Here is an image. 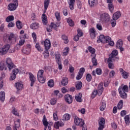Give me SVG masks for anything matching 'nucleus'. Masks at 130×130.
<instances>
[{"label": "nucleus", "instance_id": "nucleus-43", "mask_svg": "<svg viewBox=\"0 0 130 130\" xmlns=\"http://www.w3.org/2000/svg\"><path fill=\"white\" fill-rule=\"evenodd\" d=\"M71 118V115L69 114H65L63 116V120H69Z\"/></svg>", "mask_w": 130, "mask_h": 130}, {"label": "nucleus", "instance_id": "nucleus-7", "mask_svg": "<svg viewBox=\"0 0 130 130\" xmlns=\"http://www.w3.org/2000/svg\"><path fill=\"white\" fill-rule=\"evenodd\" d=\"M9 49L10 45H6L2 49H0V55H4V54H7Z\"/></svg>", "mask_w": 130, "mask_h": 130}, {"label": "nucleus", "instance_id": "nucleus-63", "mask_svg": "<svg viewBox=\"0 0 130 130\" xmlns=\"http://www.w3.org/2000/svg\"><path fill=\"white\" fill-rule=\"evenodd\" d=\"M14 26H15V23H14V22H9L8 25V28H12L13 27H14Z\"/></svg>", "mask_w": 130, "mask_h": 130}, {"label": "nucleus", "instance_id": "nucleus-21", "mask_svg": "<svg viewBox=\"0 0 130 130\" xmlns=\"http://www.w3.org/2000/svg\"><path fill=\"white\" fill-rule=\"evenodd\" d=\"M76 1L75 0H69L68 4L69 5V8L71 11H73L75 8L74 7V4Z\"/></svg>", "mask_w": 130, "mask_h": 130}, {"label": "nucleus", "instance_id": "nucleus-46", "mask_svg": "<svg viewBox=\"0 0 130 130\" xmlns=\"http://www.w3.org/2000/svg\"><path fill=\"white\" fill-rule=\"evenodd\" d=\"M48 6H49V0H45L44 2V9L45 10H47V8H48Z\"/></svg>", "mask_w": 130, "mask_h": 130}, {"label": "nucleus", "instance_id": "nucleus-31", "mask_svg": "<svg viewBox=\"0 0 130 130\" xmlns=\"http://www.w3.org/2000/svg\"><path fill=\"white\" fill-rule=\"evenodd\" d=\"M14 20H15V17H14V16L13 15L9 16L6 18V21L7 23H9L12 21H14Z\"/></svg>", "mask_w": 130, "mask_h": 130}, {"label": "nucleus", "instance_id": "nucleus-17", "mask_svg": "<svg viewBox=\"0 0 130 130\" xmlns=\"http://www.w3.org/2000/svg\"><path fill=\"white\" fill-rule=\"evenodd\" d=\"M98 92H100V94L101 95L103 92V83H101L99 84L98 87Z\"/></svg>", "mask_w": 130, "mask_h": 130}, {"label": "nucleus", "instance_id": "nucleus-42", "mask_svg": "<svg viewBox=\"0 0 130 130\" xmlns=\"http://www.w3.org/2000/svg\"><path fill=\"white\" fill-rule=\"evenodd\" d=\"M5 69V70H7V67H6V64L4 63V62H0V71H3Z\"/></svg>", "mask_w": 130, "mask_h": 130}, {"label": "nucleus", "instance_id": "nucleus-30", "mask_svg": "<svg viewBox=\"0 0 130 130\" xmlns=\"http://www.w3.org/2000/svg\"><path fill=\"white\" fill-rule=\"evenodd\" d=\"M107 62H108L109 69H111V70L114 69V64H113V63H112V60L111 61H109V58H108L107 60Z\"/></svg>", "mask_w": 130, "mask_h": 130}, {"label": "nucleus", "instance_id": "nucleus-18", "mask_svg": "<svg viewBox=\"0 0 130 130\" xmlns=\"http://www.w3.org/2000/svg\"><path fill=\"white\" fill-rule=\"evenodd\" d=\"M106 108V103H105V101H102L101 103V107H100V109L101 111H104V110Z\"/></svg>", "mask_w": 130, "mask_h": 130}, {"label": "nucleus", "instance_id": "nucleus-44", "mask_svg": "<svg viewBox=\"0 0 130 130\" xmlns=\"http://www.w3.org/2000/svg\"><path fill=\"white\" fill-rule=\"evenodd\" d=\"M124 119L125 120L126 124H129V116H128V115L125 116V117H124Z\"/></svg>", "mask_w": 130, "mask_h": 130}, {"label": "nucleus", "instance_id": "nucleus-45", "mask_svg": "<svg viewBox=\"0 0 130 130\" xmlns=\"http://www.w3.org/2000/svg\"><path fill=\"white\" fill-rule=\"evenodd\" d=\"M59 26V23H52L51 25V28H53V29H56Z\"/></svg>", "mask_w": 130, "mask_h": 130}, {"label": "nucleus", "instance_id": "nucleus-3", "mask_svg": "<svg viewBox=\"0 0 130 130\" xmlns=\"http://www.w3.org/2000/svg\"><path fill=\"white\" fill-rule=\"evenodd\" d=\"M44 73V71L43 70H40L38 72V80L41 84H44V83H45V78L43 77Z\"/></svg>", "mask_w": 130, "mask_h": 130}, {"label": "nucleus", "instance_id": "nucleus-4", "mask_svg": "<svg viewBox=\"0 0 130 130\" xmlns=\"http://www.w3.org/2000/svg\"><path fill=\"white\" fill-rule=\"evenodd\" d=\"M74 123H75L76 125H79V126L81 127L86 125L84 120L82 119L81 118H79L78 117H75L74 119Z\"/></svg>", "mask_w": 130, "mask_h": 130}, {"label": "nucleus", "instance_id": "nucleus-50", "mask_svg": "<svg viewBox=\"0 0 130 130\" xmlns=\"http://www.w3.org/2000/svg\"><path fill=\"white\" fill-rule=\"evenodd\" d=\"M95 73L98 76L102 75V70L100 68H97L95 70Z\"/></svg>", "mask_w": 130, "mask_h": 130}, {"label": "nucleus", "instance_id": "nucleus-62", "mask_svg": "<svg viewBox=\"0 0 130 130\" xmlns=\"http://www.w3.org/2000/svg\"><path fill=\"white\" fill-rule=\"evenodd\" d=\"M32 37L34 38V42H36V41H37V36L36 35V34L32 33Z\"/></svg>", "mask_w": 130, "mask_h": 130}, {"label": "nucleus", "instance_id": "nucleus-47", "mask_svg": "<svg viewBox=\"0 0 130 130\" xmlns=\"http://www.w3.org/2000/svg\"><path fill=\"white\" fill-rule=\"evenodd\" d=\"M70 52V48H69L68 47H66L64 48V50L63 52V54H64V55H68V54H69V52Z\"/></svg>", "mask_w": 130, "mask_h": 130}, {"label": "nucleus", "instance_id": "nucleus-58", "mask_svg": "<svg viewBox=\"0 0 130 130\" xmlns=\"http://www.w3.org/2000/svg\"><path fill=\"white\" fill-rule=\"evenodd\" d=\"M19 73V69H17V68H15L13 70V71H12V74H13V75H17Z\"/></svg>", "mask_w": 130, "mask_h": 130}, {"label": "nucleus", "instance_id": "nucleus-61", "mask_svg": "<svg viewBox=\"0 0 130 130\" xmlns=\"http://www.w3.org/2000/svg\"><path fill=\"white\" fill-rule=\"evenodd\" d=\"M85 73V68H80V70H79V72H78L79 74H83Z\"/></svg>", "mask_w": 130, "mask_h": 130}, {"label": "nucleus", "instance_id": "nucleus-52", "mask_svg": "<svg viewBox=\"0 0 130 130\" xmlns=\"http://www.w3.org/2000/svg\"><path fill=\"white\" fill-rule=\"evenodd\" d=\"M15 128H19L20 127V119H18L15 122Z\"/></svg>", "mask_w": 130, "mask_h": 130}, {"label": "nucleus", "instance_id": "nucleus-25", "mask_svg": "<svg viewBox=\"0 0 130 130\" xmlns=\"http://www.w3.org/2000/svg\"><path fill=\"white\" fill-rule=\"evenodd\" d=\"M69 83V79L67 77H63L61 81L62 86H67Z\"/></svg>", "mask_w": 130, "mask_h": 130}, {"label": "nucleus", "instance_id": "nucleus-59", "mask_svg": "<svg viewBox=\"0 0 130 130\" xmlns=\"http://www.w3.org/2000/svg\"><path fill=\"white\" fill-rule=\"evenodd\" d=\"M108 6H109V9L110 12H113V9H114L113 4H112V3L109 4L108 5Z\"/></svg>", "mask_w": 130, "mask_h": 130}, {"label": "nucleus", "instance_id": "nucleus-64", "mask_svg": "<svg viewBox=\"0 0 130 130\" xmlns=\"http://www.w3.org/2000/svg\"><path fill=\"white\" fill-rule=\"evenodd\" d=\"M82 77H83V75L80 73H78V75L76 76V80H81V79H82Z\"/></svg>", "mask_w": 130, "mask_h": 130}, {"label": "nucleus", "instance_id": "nucleus-40", "mask_svg": "<svg viewBox=\"0 0 130 130\" xmlns=\"http://www.w3.org/2000/svg\"><path fill=\"white\" fill-rule=\"evenodd\" d=\"M67 23H68L69 26H71V27H73L75 25L74 21L71 18H68L67 19Z\"/></svg>", "mask_w": 130, "mask_h": 130}, {"label": "nucleus", "instance_id": "nucleus-56", "mask_svg": "<svg viewBox=\"0 0 130 130\" xmlns=\"http://www.w3.org/2000/svg\"><path fill=\"white\" fill-rule=\"evenodd\" d=\"M12 112L14 115H16V116H19V113L17 110V109L14 108L12 111Z\"/></svg>", "mask_w": 130, "mask_h": 130}, {"label": "nucleus", "instance_id": "nucleus-20", "mask_svg": "<svg viewBox=\"0 0 130 130\" xmlns=\"http://www.w3.org/2000/svg\"><path fill=\"white\" fill-rule=\"evenodd\" d=\"M91 56H92V62L93 63V66H96L98 64V63L97 62V59H96V55H91Z\"/></svg>", "mask_w": 130, "mask_h": 130}, {"label": "nucleus", "instance_id": "nucleus-23", "mask_svg": "<svg viewBox=\"0 0 130 130\" xmlns=\"http://www.w3.org/2000/svg\"><path fill=\"white\" fill-rule=\"evenodd\" d=\"M88 51L90 53H91V55H96V54H95V52H96V50L95 49L91 46H89L88 47Z\"/></svg>", "mask_w": 130, "mask_h": 130}, {"label": "nucleus", "instance_id": "nucleus-13", "mask_svg": "<svg viewBox=\"0 0 130 130\" xmlns=\"http://www.w3.org/2000/svg\"><path fill=\"white\" fill-rule=\"evenodd\" d=\"M65 101L69 104H71L73 102V96L70 94L65 95Z\"/></svg>", "mask_w": 130, "mask_h": 130}, {"label": "nucleus", "instance_id": "nucleus-19", "mask_svg": "<svg viewBox=\"0 0 130 130\" xmlns=\"http://www.w3.org/2000/svg\"><path fill=\"white\" fill-rule=\"evenodd\" d=\"M6 99V93L4 91H1L0 92V100L1 102H5V100Z\"/></svg>", "mask_w": 130, "mask_h": 130}, {"label": "nucleus", "instance_id": "nucleus-39", "mask_svg": "<svg viewBox=\"0 0 130 130\" xmlns=\"http://www.w3.org/2000/svg\"><path fill=\"white\" fill-rule=\"evenodd\" d=\"M55 18H56L57 21L59 22V21H60V20H61L60 13L58 12H56L55 13Z\"/></svg>", "mask_w": 130, "mask_h": 130}, {"label": "nucleus", "instance_id": "nucleus-5", "mask_svg": "<svg viewBox=\"0 0 130 130\" xmlns=\"http://www.w3.org/2000/svg\"><path fill=\"white\" fill-rule=\"evenodd\" d=\"M18 0H14V3H11L8 6L9 11H15L18 7Z\"/></svg>", "mask_w": 130, "mask_h": 130}, {"label": "nucleus", "instance_id": "nucleus-36", "mask_svg": "<svg viewBox=\"0 0 130 130\" xmlns=\"http://www.w3.org/2000/svg\"><path fill=\"white\" fill-rule=\"evenodd\" d=\"M82 86L83 83L80 81L76 84L75 87L77 90H81V89H82Z\"/></svg>", "mask_w": 130, "mask_h": 130}, {"label": "nucleus", "instance_id": "nucleus-37", "mask_svg": "<svg viewBox=\"0 0 130 130\" xmlns=\"http://www.w3.org/2000/svg\"><path fill=\"white\" fill-rule=\"evenodd\" d=\"M75 99L77 102H82L83 100H82V93H79V95L75 96Z\"/></svg>", "mask_w": 130, "mask_h": 130}, {"label": "nucleus", "instance_id": "nucleus-48", "mask_svg": "<svg viewBox=\"0 0 130 130\" xmlns=\"http://www.w3.org/2000/svg\"><path fill=\"white\" fill-rule=\"evenodd\" d=\"M121 75L124 79H127V78H128V73L125 71L122 73Z\"/></svg>", "mask_w": 130, "mask_h": 130}, {"label": "nucleus", "instance_id": "nucleus-27", "mask_svg": "<svg viewBox=\"0 0 130 130\" xmlns=\"http://www.w3.org/2000/svg\"><path fill=\"white\" fill-rule=\"evenodd\" d=\"M42 20L44 25H46V24H47V17H46V15L45 14L42 15Z\"/></svg>", "mask_w": 130, "mask_h": 130}, {"label": "nucleus", "instance_id": "nucleus-22", "mask_svg": "<svg viewBox=\"0 0 130 130\" xmlns=\"http://www.w3.org/2000/svg\"><path fill=\"white\" fill-rule=\"evenodd\" d=\"M88 4L90 7H94L98 4V1L97 0H88Z\"/></svg>", "mask_w": 130, "mask_h": 130}, {"label": "nucleus", "instance_id": "nucleus-6", "mask_svg": "<svg viewBox=\"0 0 130 130\" xmlns=\"http://www.w3.org/2000/svg\"><path fill=\"white\" fill-rule=\"evenodd\" d=\"M101 22H108L110 21V16L108 13H104L101 15Z\"/></svg>", "mask_w": 130, "mask_h": 130}, {"label": "nucleus", "instance_id": "nucleus-1", "mask_svg": "<svg viewBox=\"0 0 130 130\" xmlns=\"http://www.w3.org/2000/svg\"><path fill=\"white\" fill-rule=\"evenodd\" d=\"M4 38L5 40H7V41H9L10 43H12L13 41H16L17 37L16 36V35L11 33L6 35Z\"/></svg>", "mask_w": 130, "mask_h": 130}, {"label": "nucleus", "instance_id": "nucleus-57", "mask_svg": "<svg viewBox=\"0 0 130 130\" xmlns=\"http://www.w3.org/2000/svg\"><path fill=\"white\" fill-rule=\"evenodd\" d=\"M56 104V99L54 98L52 99L50 101V104L51 105H55Z\"/></svg>", "mask_w": 130, "mask_h": 130}, {"label": "nucleus", "instance_id": "nucleus-60", "mask_svg": "<svg viewBox=\"0 0 130 130\" xmlns=\"http://www.w3.org/2000/svg\"><path fill=\"white\" fill-rule=\"evenodd\" d=\"M120 115L122 116V117H123V116H125L126 115V111L125 110H122L120 112Z\"/></svg>", "mask_w": 130, "mask_h": 130}, {"label": "nucleus", "instance_id": "nucleus-14", "mask_svg": "<svg viewBox=\"0 0 130 130\" xmlns=\"http://www.w3.org/2000/svg\"><path fill=\"white\" fill-rule=\"evenodd\" d=\"M120 16H121V14L120 12L117 11L115 12L113 15V20L114 21H116V20H118L119 18H120Z\"/></svg>", "mask_w": 130, "mask_h": 130}, {"label": "nucleus", "instance_id": "nucleus-32", "mask_svg": "<svg viewBox=\"0 0 130 130\" xmlns=\"http://www.w3.org/2000/svg\"><path fill=\"white\" fill-rule=\"evenodd\" d=\"M16 26L18 29H19V30H21V29L23 28V23L21 22V21L18 20L16 22Z\"/></svg>", "mask_w": 130, "mask_h": 130}, {"label": "nucleus", "instance_id": "nucleus-41", "mask_svg": "<svg viewBox=\"0 0 130 130\" xmlns=\"http://www.w3.org/2000/svg\"><path fill=\"white\" fill-rule=\"evenodd\" d=\"M48 86L50 87V88H52L53 86H54V82L53 80L51 79L48 82Z\"/></svg>", "mask_w": 130, "mask_h": 130}, {"label": "nucleus", "instance_id": "nucleus-29", "mask_svg": "<svg viewBox=\"0 0 130 130\" xmlns=\"http://www.w3.org/2000/svg\"><path fill=\"white\" fill-rule=\"evenodd\" d=\"M83 36V33H78L76 36H75L74 38V41H79V39H80V37H82Z\"/></svg>", "mask_w": 130, "mask_h": 130}, {"label": "nucleus", "instance_id": "nucleus-51", "mask_svg": "<svg viewBox=\"0 0 130 130\" xmlns=\"http://www.w3.org/2000/svg\"><path fill=\"white\" fill-rule=\"evenodd\" d=\"M86 78L87 82H91L92 80V75H91L90 74H87L86 76Z\"/></svg>", "mask_w": 130, "mask_h": 130}, {"label": "nucleus", "instance_id": "nucleus-38", "mask_svg": "<svg viewBox=\"0 0 130 130\" xmlns=\"http://www.w3.org/2000/svg\"><path fill=\"white\" fill-rule=\"evenodd\" d=\"M122 106H123V101L122 100H120L117 104V108L119 110H120L122 108Z\"/></svg>", "mask_w": 130, "mask_h": 130}, {"label": "nucleus", "instance_id": "nucleus-35", "mask_svg": "<svg viewBox=\"0 0 130 130\" xmlns=\"http://www.w3.org/2000/svg\"><path fill=\"white\" fill-rule=\"evenodd\" d=\"M62 39L64 41L65 44L69 43V38L66 35H63L61 37Z\"/></svg>", "mask_w": 130, "mask_h": 130}, {"label": "nucleus", "instance_id": "nucleus-55", "mask_svg": "<svg viewBox=\"0 0 130 130\" xmlns=\"http://www.w3.org/2000/svg\"><path fill=\"white\" fill-rule=\"evenodd\" d=\"M44 56L45 58H47L48 56H49V52H48V50L46 49L44 52Z\"/></svg>", "mask_w": 130, "mask_h": 130}, {"label": "nucleus", "instance_id": "nucleus-9", "mask_svg": "<svg viewBox=\"0 0 130 130\" xmlns=\"http://www.w3.org/2000/svg\"><path fill=\"white\" fill-rule=\"evenodd\" d=\"M99 124V127L98 130H103V128H104V125L105 124V119L104 118H101L100 119Z\"/></svg>", "mask_w": 130, "mask_h": 130}, {"label": "nucleus", "instance_id": "nucleus-24", "mask_svg": "<svg viewBox=\"0 0 130 130\" xmlns=\"http://www.w3.org/2000/svg\"><path fill=\"white\" fill-rule=\"evenodd\" d=\"M119 92L122 99H126V98H127V94H126L125 92L121 90H119Z\"/></svg>", "mask_w": 130, "mask_h": 130}, {"label": "nucleus", "instance_id": "nucleus-8", "mask_svg": "<svg viewBox=\"0 0 130 130\" xmlns=\"http://www.w3.org/2000/svg\"><path fill=\"white\" fill-rule=\"evenodd\" d=\"M6 66L8 68L9 70L11 71L12 69H14V67H15V65L14 64V63L12 61V59H11L10 58H8L6 59Z\"/></svg>", "mask_w": 130, "mask_h": 130}, {"label": "nucleus", "instance_id": "nucleus-10", "mask_svg": "<svg viewBox=\"0 0 130 130\" xmlns=\"http://www.w3.org/2000/svg\"><path fill=\"white\" fill-rule=\"evenodd\" d=\"M29 80L30 81V87H33L34 85V84H35V82H36V78L35 77H34V75L31 73H29Z\"/></svg>", "mask_w": 130, "mask_h": 130}, {"label": "nucleus", "instance_id": "nucleus-2", "mask_svg": "<svg viewBox=\"0 0 130 130\" xmlns=\"http://www.w3.org/2000/svg\"><path fill=\"white\" fill-rule=\"evenodd\" d=\"M111 40V38L108 36H104L103 35H101L99 36V40H97L98 42L102 43H108L109 41Z\"/></svg>", "mask_w": 130, "mask_h": 130}, {"label": "nucleus", "instance_id": "nucleus-28", "mask_svg": "<svg viewBox=\"0 0 130 130\" xmlns=\"http://www.w3.org/2000/svg\"><path fill=\"white\" fill-rule=\"evenodd\" d=\"M30 28L31 29H33L34 30H35L36 29H38V28H39V24H38V23H32L30 25Z\"/></svg>", "mask_w": 130, "mask_h": 130}, {"label": "nucleus", "instance_id": "nucleus-15", "mask_svg": "<svg viewBox=\"0 0 130 130\" xmlns=\"http://www.w3.org/2000/svg\"><path fill=\"white\" fill-rule=\"evenodd\" d=\"M43 124L45 126L44 130H46L47 128V126L48 125V122L47 121V119H46V116L45 115L43 116Z\"/></svg>", "mask_w": 130, "mask_h": 130}, {"label": "nucleus", "instance_id": "nucleus-34", "mask_svg": "<svg viewBox=\"0 0 130 130\" xmlns=\"http://www.w3.org/2000/svg\"><path fill=\"white\" fill-rule=\"evenodd\" d=\"M62 124H61V122H59L58 121L55 122L54 126L55 128L58 129V128H59V126H62Z\"/></svg>", "mask_w": 130, "mask_h": 130}, {"label": "nucleus", "instance_id": "nucleus-53", "mask_svg": "<svg viewBox=\"0 0 130 130\" xmlns=\"http://www.w3.org/2000/svg\"><path fill=\"white\" fill-rule=\"evenodd\" d=\"M53 115L54 120H55L56 121L58 120V117L57 116V111H56L55 112H54Z\"/></svg>", "mask_w": 130, "mask_h": 130}, {"label": "nucleus", "instance_id": "nucleus-16", "mask_svg": "<svg viewBox=\"0 0 130 130\" xmlns=\"http://www.w3.org/2000/svg\"><path fill=\"white\" fill-rule=\"evenodd\" d=\"M17 91H21L23 89V84L20 82H16L15 84Z\"/></svg>", "mask_w": 130, "mask_h": 130}, {"label": "nucleus", "instance_id": "nucleus-11", "mask_svg": "<svg viewBox=\"0 0 130 130\" xmlns=\"http://www.w3.org/2000/svg\"><path fill=\"white\" fill-rule=\"evenodd\" d=\"M45 49L48 50L51 47V43H50V40L46 39L44 42Z\"/></svg>", "mask_w": 130, "mask_h": 130}, {"label": "nucleus", "instance_id": "nucleus-49", "mask_svg": "<svg viewBox=\"0 0 130 130\" xmlns=\"http://www.w3.org/2000/svg\"><path fill=\"white\" fill-rule=\"evenodd\" d=\"M36 48L38 50V51H42L43 49L40 47V45L39 43H37L36 44Z\"/></svg>", "mask_w": 130, "mask_h": 130}, {"label": "nucleus", "instance_id": "nucleus-12", "mask_svg": "<svg viewBox=\"0 0 130 130\" xmlns=\"http://www.w3.org/2000/svg\"><path fill=\"white\" fill-rule=\"evenodd\" d=\"M118 54V52L116 50H113L111 54V55H110L109 57V61H111L112 60V58H114L116 55Z\"/></svg>", "mask_w": 130, "mask_h": 130}, {"label": "nucleus", "instance_id": "nucleus-54", "mask_svg": "<svg viewBox=\"0 0 130 130\" xmlns=\"http://www.w3.org/2000/svg\"><path fill=\"white\" fill-rule=\"evenodd\" d=\"M99 93L100 92H98V91H97V90H94V91L92 92L91 94V97H92V98H95L97 94H99Z\"/></svg>", "mask_w": 130, "mask_h": 130}, {"label": "nucleus", "instance_id": "nucleus-26", "mask_svg": "<svg viewBox=\"0 0 130 130\" xmlns=\"http://www.w3.org/2000/svg\"><path fill=\"white\" fill-rule=\"evenodd\" d=\"M122 45H123V43L121 40H118L116 43V47L117 49L119 48V47H122Z\"/></svg>", "mask_w": 130, "mask_h": 130}, {"label": "nucleus", "instance_id": "nucleus-33", "mask_svg": "<svg viewBox=\"0 0 130 130\" xmlns=\"http://www.w3.org/2000/svg\"><path fill=\"white\" fill-rule=\"evenodd\" d=\"M119 91H122L123 92H128V86L125 85L123 86L122 88L119 89Z\"/></svg>", "mask_w": 130, "mask_h": 130}]
</instances>
